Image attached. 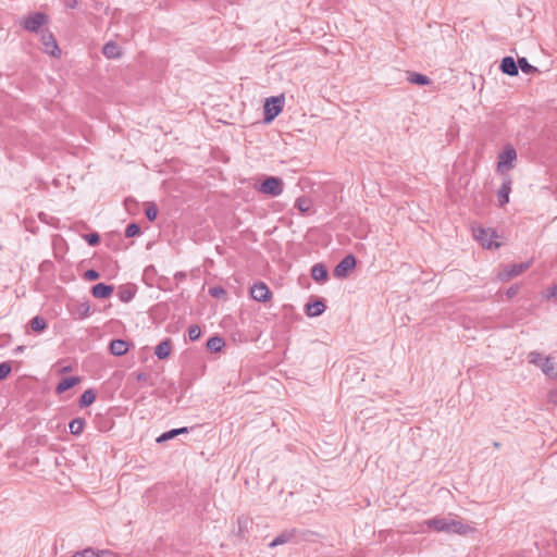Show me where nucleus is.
<instances>
[{
	"label": "nucleus",
	"mask_w": 557,
	"mask_h": 557,
	"mask_svg": "<svg viewBox=\"0 0 557 557\" xmlns=\"http://www.w3.org/2000/svg\"><path fill=\"white\" fill-rule=\"evenodd\" d=\"M171 349H172V341H171V338H165L157 345V347L154 349V354L159 359L163 360L170 356Z\"/></svg>",
	"instance_id": "18"
},
{
	"label": "nucleus",
	"mask_w": 557,
	"mask_h": 557,
	"mask_svg": "<svg viewBox=\"0 0 557 557\" xmlns=\"http://www.w3.org/2000/svg\"><path fill=\"white\" fill-rule=\"evenodd\" d=\"M425 525L436 532L455 533L459 535H466L473 531V528L465 523L461 519L447 517H434L428 519Z\"/></svg>",
	"instance_id": "1"
},
{
	"label": "nucleus",
	"mask_w": 557,
	"mask_h": 557,
	"mask_svg": "<svg viewBox=\"0 0 557 557\" xmlns=\"http://www.w3.org/2000/svg\"><path fill=\"white\" fill-rule=\"evenodd\" d=\"M283 187L284 182L282 178L267 176L258 187V191L271 197H277L283 193Z\"/></svg>",
	"instance_id": "3"
},
{
	"label": "nucleus",
	"mask_w": 557,
	"mask_h": 557,
	"mask_svg": "<svg viewBox=\"0 0 557 557\" xmlns=\"http://www.w3.org/2000/svg\"><path fill=\"white\" fill-rule=\"evenodd\" d=\"M517 159V152L513 147L508 146L498 156L497 170L503 172L504 169H510L513 166V161Z\"/></svg>",
	"instance_id": "7"
},
{
	"label": "nucleus",
	"mask_w": 557,
	"mask_h": 557,
	"mask_svg": "<svg viewBox=\"0 0 557 557\" xmlns=\"http://www.w3.org/2000/svg\"><path fill=\"white\" fill-rule=\"evenodd\" d=\"M225 346V341L219 335H214L207 341L206 347L211 352H220Z\"/></svg>",
	"instance_id": "23"
},
{
	"label": "nucleus",
	"mask_w": 557,
	"mask_h": 557,
	"mask_svg": "<svg viewBox=\"0 0 557 557\" xmlns=\"http://www.w3.org/2000/svg\"><path fill=\"white\" fill-rule=\"evenodd\" d=\"M311 276L318 283L325 282L329 276L326 267L323 263H315L311 268Z\"/></svg>",
	"instance_id": "21"
},
{
	"label": "nucleus",
	"mask_w": 557,
	"mask_h": 557,
	"mask_svg": "<svg viewBox=\"0 0 557 557\" xmlns=\"http://www.w3.org/2000/svg\"><path fill=\"white\" fill-rule=\"evenodd\" d=\"M47 22V15L41 12H36L22 22L25 29L29 32H37Z\"/></svg>",
	"instance_id": "9"
},
{
	"label": "nucleus",
	"mask_w": 557,
	"mask_h": 557,
	"mask_svg": "<svg viewBox=\"0 0 557 557\" xmlns=\"http://www.w3.org/2000/svg\"><path fill=\"white\" fill-rule=\"evenodd\" d=\"M65 5H66L67 8H70V9H74V8H76V5H77V1H76V0H66V1H65Z\"/></svg>",
	"instance_id": "44"
},
{
	"label": "nucleus",
	"mask_w": 557,
	"mask_h": 557,
	"mask_svg": "<svg viewBox=\"0 0 557 557\" xmlns=\"http://www.w3.org/2000/svg\"><path fill=\"white\" fill-rule=\"evenodd\" d=\"M201 335V330L198 325H190L188 329V337L190 341H197Z\"/></svg>",
	"instance_id": "36"
},
{
	"label": "nucleus",
	"mask_w": 557,
	"mask_h": 557,
	"mask_svg": "<svg viewBox=\"0 0 557 557\" xmlns=\"http://www.w3.org/2000/svg\"><path fill=\"white\" fill-rule=\"evenodd\" d=\"M529 267H530V264L528 262H521V263H515V264L507 265L498 273V277L502 281H508L515 276H518L522 272H524Z\"/></svg>",
	"instance_id": "8"
},
{
	"label": "nucleus",
	"mask_w": 557,
	"mask_h": 557,
	"mask_svg": "<svg viewBox=\"0 0 557 557\" xmlns=\"http://www.w3.org/2000/svg\"><path fill=\"white\" fill-rule=\"evenodd\" d=\"M326 309L324 300L317 298L311 302H308L305 307V312L308 317L314 318L321 315Z\"/></svg>",
	"instance_id": "12"
},
{
	"label": "nucleus",
	"mask_w": 557,
	"mask_h": 557,
	"mask_svg": "<svg viewBox=\"0 0 557 557\" xmlns=\"http://www.w3.org/2000/svg\"><path fill=\"white\" fill-rule=\"evenodd\" d=\"M474 237L478 239L481 245L485 248H498L499 243L494 242L493 239L497 237L496 233L491 228L479 227L474 230Z\"/></svg>",
	"instance_id": "5"
},
{
	"label": "nucleus",
	"mask_w": 557,
	"mask_h": 557,
	"mask_svg": "<svg viewBox=\"0 0 557 557\" xmlns=\"http://www.w3.org/2000/svg\"><path fill=\"white\" fill-rule=\"evenodd\" d=\"M136 288L134 285H122L117 289V296L122 302L131 301L134 298Z\"/></svg>",
	"instance_id": "22"
},
{
	"label": "nucleus",
	"mask_w": 557,
	"mask_h": 557,
	"mask_svg": "<svg viewBox=\"0 0 557 557\" xmlns=\"http://www.w3.org/2000/svg\"><path fill=\"white\" fill-rule=\"evenodd\" d=\"M499 69L504 74L509 76H517L519 73L517 61H515L512 57L503 58Z\"/></svg>",
	"instance_id": "15"
},
{
	"label": "nucleus",
	"mask_w": 557,
	"mask_h": 557,
	"mask_svg": "<svg viewBox=\"0 0 557 557\" xmlns=\"http://www.w3.org/2000/svg\"><path fill=\"white\" fill-rule=\"evenodd\" d=\"M209 295L214 298H222L226 296V290L222 286H212L209 288Z\"/></svg>",
	"instance_id": "34"
},
{
	"label": "nucleus",
	"mask_w": 557,
	"mask_h": 557,
	"mask_svg": "<svg viewBox=\"0 0 557 557\" xmlns=\"http://www.w3.org/2000/svg\"><path fill=\"white\" fill-rule=\"evenodd\" d=\"M408 82L411 84L425 86L431 83V79L423 74L412 72V73H409V75H408Z\"/></svg>",
	"instance_id": "24"
},
{
	"label": "nucleus",
	"mask_w": 557,
	"mask_h": 557,
	"mask_svg": "<svg viewBox=\"0 0 557 557\" xmlns=\"http://www.w3.org/2000/svg\"><path fill=\"white\" fill-rule=\"evenodd\" d=\"M528 361L536 367H539L543 373L549 377L556 375L555 366L552 362L549 357L543 356L537 351H531L528 355Z\"/></svg>",
	"instance_id": "4"
},
{
	"label": "nucleus",
	"mask_w": 557,
	"mask_h": 557,
	"mask_svg": "<svg viewBox=\"0 0 557 557\" xmlns=\"http://www.w3.org/2000/svg\"><path fill=\"white\" fill-rule=\"evenodd\" d=\"M30 327L35 332H42L47 327V322L42 317L36 315L30 320Z\"/></svg>",
	"instance_id": "28"
},
{
	"label": "nucleus",
	"mask_w": 557,
	"mask_h": 557,
	"mask_svg": "<svg viewBox=\"0 0 557 557\" xmlns=\"http://www.w3.org/2000/svg\"><path fill=\"white\" fill-rule=\"evenodd\" d=\"M175 436H177V432H175L172 429L170 431L162 433L159 437H157V443H159V444L164 443L166 441L174 438Z\"/></svg>",
	"instance_id": "35"
},
{
	"label": "nucleus",
	"mask_w": 557,
	"mask_h": 557,
	"mask_svg": "<svg viewBox=\"0 0 557 557\" xmlns=\"http://www.w3.org/2000/svg\"><path fill=\"white\" fill-rule=\"evenodd\" d=\"M295 207L302 213H307L311 209V200L306 197L297 198Z\"/></svg>",
	"instance_id": "29"
},
{
	"label": "nucleus",
	"mask_w": 557,
	"mask_h": 557,
	"mask_svg": "<svg viewBox=\"0 0 557 557\" xmlns=\"http://www.w3.org/2000/svg\"><path fill=\"white\" fill-rule=\"evenodd\" d=\"M284 102L285 98L283 95L265 99L263 106V122L265 124L271 123L283 111Z\"/></svg>",
	"instance_id": "2"
},
{
	"label": "nucleus",
	"mask_w": 557,
	"mask_h": 557,
	"mask_svg": "<svg viewBox=\"0 0 557 557\" xmlns=\"http://www.w3.org/2000/svg\"><path fill=\"white\" fill-rule=\"evenodd\" d=\"M12 368L9 362L0 363V381L4 380L11 372Z\"/></svg>",
	"instance_id": "37"
},
{
	"label": "nucleus",
	"mask_w": 557,
	"mask_h": 557,
	"mask_svg": "<svg viewBox=\"0 0 557 557\" xmlns=\"http://www.w3.org/2000/svg\"><path fill=\"white\" fill-rule=\"evenodd\" d=\"M114 292V287L112 285H107L104 283H98L91 287V295L97 299H106L109 298Z\"/></svg>",
	"instance_id": "13"
},
{
	"label": "nucleus",
	"mask_w": 557,
	"mask_h": 557,
	"mask_svg": "<svg viewBox=\"0 0 557 557\" xmlns=\"http://www.w3.org/2000/svg\"><path fill=\"white\" fill-rule=\"evenodd\" d=\"M140 226L137 223H131L126 226L125 236L134 237L140 234Z\"/></svg>",
	"instance_id": "31"
},
{
	"label": "nucleus",
	"mask_w": 557,
	"mask_h": 557,
	"mask_svg": "<svg viewBox=\"0 0 557 557\" xmlns=\"http://www.w3.org/2000/svg\"><path fill=\"white\" fill-rule=\"evenodd\" d=\"M145 214L149 221H151V222L154 221L158 215L157 206L154 203L149 205L145 210Z\"/></svg>",
	"instance_id": "32"
},
{
	"label": "nucleus",
	"mask_w": 557,
	"mask_h": 557,
	"mask_svg": "<svg viewBox=\"0 0 557 557\" xmlns=\"http://www.w3.org/2000/svg\"><path fill=\"white\" fill-rule=\"evenodd\" d=\"M23 350H24V346H18V347L15 349V351H16V352H21V351H23Z\"/></svg>",
	"instance_id": "47"
},
{
	"label": "nucleus",
	"mask_w": 557,
	"mask_h": 557,
	"mask_svg": "<svg viewBox=\"0 0 557 557\" xmlns=\"http://www.w3.org/2000/svg\"><path fill=\"white\" fill-rule=\"evenodd\" d=\"M149 375L145 372L136 373V380L138 382H146L148 380Z\"/></svg>",
	"instance_id": "43"
},
{
	"label": "nucleus",
	"mask_w": 557,
	"mask_h": 557,
	"mask_svg": "<svg viewBox=\"0 0 557 557\" xmlns=\"http://www.w3.org/2000/svg\"><path fill=\"white\" fill-rule=\"evenodd\" d=\"M96 400V393L94 389L88 388L86 389L81 398H79V406L81 407H88Z\"/></svg>",
	"instance_id": "26"
},
{
	"label": "nucleus",
	"mask_w": 557,
	"mask_h": 557,
	"mask_svg": "<svg viewBox=\"0 0 557 557\" xmlns=\"http://www.w3.org/2000/svg\"><path fill=\"white\" fill-rule=\"evenodd\" d=\"M511 180L509 177L505 178L502 186L498 189L497 197L498 203L500 207H504L509 202V194L511 191Z\"/></svg>",
	"instance_id": "16"
},
{
	"label": "nucleus",
	"mask_w": 557,
	"mask_h": 557,
	"mask_svg": "<svg viewBox=\"0 0 557 557\" xmlns=\"http://www.w3.org/2000/svg\"><path fill=\"white\" fill-rule=\"evenodd\" d=\"M85 426V420L83 418H75L69 423L70 433L73 435H79L83 433Z\"/></svg>",
	"instance_id": "25"
},
{
	"label": "nucleus",
	"mask_w": 557,
	"mask_h": 557,
	"mask_svg": "<svg viewBox=\"0 0 557 557\" xmlns=\"http://www.w3.org/2000/svg\"><path fill=\"white\" fill-rule=\"evenodd\" d=\"M84 239L88 243L89 246H97L100 243V235L98 233H88L84 235Z\"/></svg>",
	"instance_id": "33"
},
{
	"label": "nucleus",
	"mask_w": 557,
	"mask_h": 557,
	"mask_svg": "<svg viewBox=\"0 0 557 557\" xmlns=\"http://www.w3.org/2000/svg\"><path fill=\"white\" fill-rule=\"evenodd\" d=\"M297 533L298 531L296 529L285 530L274 537V540L269 544V547L273 548L278 545L289 543L295 539Z\"/></svg>",
	"instance_id": "14"
},
{
	"label": "nucleus",
	"mask_w": 557,
	"mask_h": 557,
	"mask_svg": "<svg viewBox=\"0 0 557 557\" xmlns=\"http://www.w3.org/2000/svg\"><path fill=\"white\" fill-rule=\"evenodd\" d=\"M102 53L108 59H117L122 55V49L116 42L109 41L103 46Z\"/></svg>",
	"instance_id": "20"
},
{
	"label": "nucleus",
	"mask_w": 557,
	"mask_h": 557,
	"mask_svg": "<svg viewBox=\"0 0 557 557\" xmlns=\"http://www.w3.org/2000/svg\"><path fill=\"white\" fill-rule=\"evenodd\" d=\"M548 403H550L553 405H557V387L549 392Z\"/></svg>",
	"instance_id": "41"
},
{
	"label": "nucleus",
	"mask_w": 557,
	"mask_h": 557,
	"mask_svg": "<svg viewBox=\"0 0 557 557\" xmlns=\"http://www.w3.org/2000/svg\"><path fill=\"white\" fill-rule=\"evenodd\" d=\"M109 349L113 356H124L128 351V343L124 339L116 338L111 341Z\"/></svg>",
	"instance_id": "17"
},
{
	"label": "nucleus",
	"mask_w": 557,
	"mask_h": 557,
	"mask_svg": "<svg viewBox=\"0 0 557 557\" xmlns=\"http://www.w3.org/2000/svg\"><path fill=\"white\" fill-rule=\"evenodd\" d=\"M519 292V287L518 286H511L507 289V297L508 298H512L515 297Z\"/></svg>",
	"instance_id": "42"
},
{
	"label": "nucleus",
	"mask_w": 557,
	"mask_h": 557,
	"mask_svg": "<svg viewBox=\"0 0 557 557\" xmlns=\"http://www.w3.org/2000/svg\"><path fill=\"white\" fill-rule=\"evenodd\" d=\"M100 277V274L95 269H89L84 273V278L87 281H96Z\"/></svg>",
	"instance_id": "38"
},
{
	"label": "nucleus",
	"mask_w": 557,
	"mask_h": 557,
	"mask_svg": "<svg viewBox=\"0 0 557 557\" xmlns=\"http://www.w3.org/2000/svg\"><path fill=\"white\" fill-rule=\"evenodd\" d=\"M41 41L45 46V52L48 54H51L53 57H57L60 54V49L58 47V44L53 37V35L49 32H45L41 35Z\"/></svg>",
	"instance_id": "11"
},
{
	"label": "nucleus",
	"mask_w": 557,
	"mask_h": 557,
	"mask_svg": "<svg viewBox=\"0 0 557 557\" xmlns=\"http://www.w3.org/2000/svg\"><path fill=\"white\" fill-rule=\"evenodd\" d=\"M72 370V368L69 366V367H64L62 369V372H70Z\"/></svg>",
	"instance_id": "46"
},
{
	"label": "nucleus",
	"mask_w": 557,
	"mask_h": 557,
	"mask_svg": "<svg viewBox=\"0 0 557 557\" xmlns=\"http://www.w3.org/2000/svg\"><path fill=\"white\" fill-rule=\"evenodd\" d=\"M173 430L175 432H177V435L188 433V429L186 426H183V428H180V429H173Z\"/></svg>",
	"instance_id": "45"
},
{
	"label": "nucleus",
	"mask_w": 557,
	"mask_h": 557,
	"mask_svg": "<svg viewBox=\"0 0 557 557\" xmlns=\"http://www.w3.org/2000/svg\"><path fill=\"white\" fill-rule=\"evenodd\" d=\"M90 311V306L88 302H83L78 306V313L82 318L88 317Z\"/></svg>",
	"instance_id": "39"
},
{
	"label": "nucleus",
	"mask_w": 557,
	"mask_h": 557,
	"mask_svg": "<svg viewBox=\"0 0 557 557\" xmlns=\"http://www.w3.org/2000/svg\"><path fill=\"white\" fill-rule=\"evenodd\" d=\"M251 520L247 517H239L237 519V524H238V535L244 537L245 536V533L248 532V528L249 525L251 524Z\"/></svg>",
	"instance_id": "30"
},
{
	"label": "nucleus",
	"mask_w": 557,
	"mask_h": 557,
	"mask_svg": "<svg viewBox=\"0 0 557 557\" xmlns=\"http://www.w3.org/2000/svg\"><path fill=\"white\" fill-rule=\"evenodd\" d=\"M546 299L557 301V284L547 289Z\"/></svg>",
	"instance_id": "40"
},
{
	"label": "nucleus",
	"mask_w": 557,
	"mask_h": 557,
	"mask_svg": "<svg viewBox=\"0 0 557 557\" xmlns=\"http://www.w3.org/2000/svg\"><path fill=\"white\" fill-rule=\"evenodd\" d=\"M356 267V258L352 255L345 256L335 267L334 276L343 278Z\"/></svg>",
	"instance_id": "6"
},
{
	"label": "nucleus",
	"mask_w": 557,
	"mask_h": 557,
	"mask_svg": "<svg viewBox=\"0 0 557 557\" xmlns=\"http://www.w3.org/2000/svg\"><path fill=\"white\" fill-rule=\"evenodd\" d=\"M518 70L521 69V71L525 74H532L537 72V69L533 65H531L525 58H518L517 60Z\"/></svg>",
	"instance_id": "27"
},
{
	"label": "nucleus",
	"mask_w": 557,
	"mask_h": 557,
	"mask_svg": "<svg viewBox=\"0 0 557 557\" xmlns=\"http://www.w3.org/2000/svg\"><path fill=\"white\" fill-rule=\"evenodd\" d=\"M79 382H81V379L78 376L64 377L58 383V385L55 387V393L62 394V393L66 392L67 389L77 385Z\"/></svg>",
	"instance_id": "19"
},
{
	"label": "nucleus",
	"mask_w": 557,
	"mask_h": 557,
	"mask_svg": "<svg viewBox=\"0 0 557 557\" xmlns=\"http://www.w3.org/2000/svg\"><path fill=\"white\" fill-rule=\"evenodd\" d=\"M250 295L252 299L259 302H265L272 297L270 288L263 282L253 284L250 288Z\"/></svg>",
	"instance_id": "10"
}]
</instances>
